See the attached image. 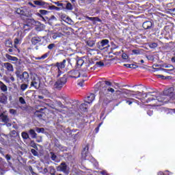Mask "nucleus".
Returning a JSON list of instances; mask_svg holds the SVG:
<instances>
[{"mask_svg":"<svg viewBox=\"0 0 175 175\" xmlns=\"http://www.w3.org/2000/svg\"><path fill=\"white\" fill-rule=\"evenodd\" d=\"M110 47V45H105V44H103V45H98V49H99L100 51H104L105 50L107 51V49Z\"/></svg>","mask_w":175,"mask_h":175,"instance_id":"27","label":"nucleus"},{"mask_svg":"<svg viewBox=\"0 0 175 175\" xmlns=\"http://www.w3.org/2000/svg\"><path fill=\"white\" fill-rule=\"evenodd\" d=\"M31 154H32L33 157H38V152L35 149H31Z\"/></svg>","mask_w":175,"mask_h":175,"instance_id":"41","label":"nucleus"},{"mask_svg":"<svg viewBox=\"0 0 175 175\" xmlns=\"http://www.w3.org/2000/svg\"><path fill=\"white\" fill-rule=\"evenodd\" d=\"M49 55V52L44 53V55H42L41 57H36V60H44L46 59L48 56Z\"/></svg>","mask_w":175,"mask_h":175,"instance_id":"24","label":"nucleus"},{"mask_svg":"<svg viewBox=\"0 0 175 175\" xmlns=\"http://www.w3.org/2000/svg\"><path fill=\"white\" fill-rule=\"evenodd\" d=\"M174 92H173V89L170 88L167 89L163 91V94H159V95H163L164 96H173Z\"/></svg>","mask_w":175,"mask_h":175,"instance_id":"13","label":"nucleus"},{"mask_svg":"<svg viewBox=\"0 0 175 175\" xmlns=\"http://www.w3.org/2000/svg\"><path fill=\"white\" fill-rule=\"evenodd\" d=\"M31 43L32 44H38V43H40V44H46L49 43V42L47 41V38L46 37H34L31 38Z\"/></svg>","mask_w":175,"mask_h":175,"instance_id":"6","label":"nucleus"},{"mask_svg":"<svg viewBox=\"0 0 175 175\" xmlns=\"http://www.w3.org/2000/svg\"><path fill=\"white\" fill-rule=\"evenodd\" d=\"M87 99L88 100L86 101V103L88 104H91L95 99V94H89V96L87 97Z\"/></svg>","mask_w":175,"mask_h":175,"instance_id":"21","label":"nucleus"},{"mask_svg":"<svg viewBox=\"0 0 175 175\" xmlns=\"http://www.w3.org/2000/svg\"><path fill=\"white\" fill-rule=\"evenodd\" d=\"M165 96L164 95H157L156 92H148L145 96V101L146 103H152L153 107L159 106V103H163L165 102Z\"/></svg>","mask_w":175,"mask_h":175,"instance_id":"3","label":"nucleus"},{"mask_svg":"<svg viewBox=\"0 0 175 175\" xmlns=\"http://www.w3.org/2000/svg\"><path fill=\"white\" fill-rule=\"evenodd\" d=\"M133 55H140L142 53V49H134L132 51Z\"/></svg>","mask_w":175,"mask_h":175,"instance_id":"37","label":"nucleus"},{"mask_svg":"<svg viewBox=\"0 0 175 175\" xmlns=\"http://www.w3.org/2000/svg\"><path fill=\"white\" fill-rule=\"evenodd\" d=\"M148 115L151 116L152 115V110H148Z\"/></svg>","mask_w":175,"mask_h":175,"instance_id":"63","label":"nucleus"},{"mask_svg":"<svg viewBox=\"0 0 175 175\" xmlns=\"http://www.w3.org/2000/svg\"><path fill=\"white\" fill-rule=\"evenodd\" d=\"M53 21H57V18L54 15H52L51 16V18L49 19L48 23L51 25L53 24Z\"/></svg>","mask_w":175,"mask_h":175,"instance_id":"33","label":"nucleus"},{"mask_svg":"<svg viewBox=\"0 0 175 175\" xmlns=\"http://www.w3.org/2000/svg\"><path fill=\"white\" fill-rule=\"evenodd\" d=\"M55 5H57V6H64V4H63V3H61L55 2Z\"/></svg>","mask_w":175,"mask_h":175,"instance_id":"64","label":"nucleus"},{"mask_svg":"<svg viewBox=\"0 0 175 175\" xmlns=\"http://www.w3.org/2000/svg\"><path fill=\"white\" fill-rule=\"evenodd\" d=\"M29 170H30L31 175H38L36 172H33L31 166L29 167Z\"/></svg>","mask_w":175,"mask_h":175,"instance_id":"51","label":"nucleus"},{"mask_svg":"<svg viewBox=\"0 0 175 175\" xmlns=\"http://www.w3.org/2000/svg\"><path fill=\"white\" fill-rule=\"evenodd\" d=\"M21 137H23V139H27L29 138V134L26 132L21 133Z\"/></svg>","mask_w":175,"mask_h":175,"instance_id":"36","label":"nucleus"},{"mask_svg":"<svg viewBox=\"0 0 175 175\" xmlns=\"http://www.w3.org/2000/svg\"><path fill=\"white\" fill-rule=\"evenodd\" d=\"M36 132H37V133H44V128L36 127Z\"/></svg>","mask_w":175,"mask_h":175,"instance_id":"38","label":"nucleus"},{"mask_svg":"<svg viewBox=\"0 0 175 175\" xmlns=\"http://www.w3.org/2000/svg\"><path fill=\"white\" fill-rule=\"evenodd\" d=\"M49 174H51V175H55V169H54L53 167H51Z\"/></svg>","mask_w":175,"mask_h":175,"instance_id":"44","label":"nucleus"},{"mask_svg":"<svg viewBox=\"0 0 175 175\" xmlns=\"http://www.w3.org/2000/svg\"><path fill=\"white\" fill-rule=\"evenodd\" d=\"M100 44H109V40H102L100 41Z\"/></svg>","mask_w":175,"mask_h":175,"instance_id":"48","label":"nucleus"},{"mask_svg":"<svg viewBox=\"0 0 175 175\" xmlns=\"http://www.w3.org/2000/svg\"><path fill=\"white\" fill-rule=\"evenodd\" d=\"M7 96H5L4 94H1L0 96V103H2L3 105H6L7 104Z\"/></svg>","mask_w":175,"mask_h":175,"instance_id":"20","label":"nucleus"},{"mask_svg":"<svg viewBox=\"0 0 175 175\" xmlns=\"http://www.w3.org/2000/svg\"><path fill=\"white\" fill-rule=\"evenodd\" d=\"M142 27L144 29H150L152 27V23L151 21H146L143 23Z\"/></svg>","mask_w":175,"mask_h":175,"instance_id":"19","label":"nucleus"},{"mask_svg":"<svg viewBox=\"0 0 175 175\" xmlns=\"http://www.w3.org/2000/svg\"><path fill=\"white\" fill-rule=\"evenodd\" d=\"M173 70H174L162 68V71H163L165 73H168V74H170V72H172Z\"/></svg>","mask_w":175,"mask_h":175,"instance_id":"50","label":"nucleus"},{"mask_svg":"<svg viewBox=\"0 0 175 175\" xmlns=\"http://www.w3.org/2000/svg\"><path fill=\"white\" fill-rule=\"evenodd\" d=\"M21 40H23V38L21 36H18L14 39V44H21Z\"/></svg>","mask_w":175,"mask_h":175,"instance_id":"30","label":"nucleus"},{"mask_svg":"<svg viewBox=\"0 0 175 175\" xmlns=\"http://www.w3.org/2000/svg\"><path fill=\"white\" fill-rule=\"evenodd\" d=\"M104 84L106 85L103 86ZM111 85V82L109 81H99L96 83V86L99 87L98 89L100 90V98L110 97L111 96V94L115 93V90L110 88Z\"/></svg>","mask_w":175,"mask_h":175,"instance_id":"2","label":"nucleus"},{"mask_svg":"<svg viewBox=\"0 0 175 175\" xmlns=\"http://www.w3.org/2000/svg\"><path fill=\"white\" fill-rule=\"evenodd\" d=\"M29 134L30 135L31 138H32V139H36V137H37V133H36V132L35 131V130H33V129H30V131H29Z\"/></svg>","mask_w":175,"mask_h":175,"instance_id":"22","label":"nucleus"},{"mask_svg":"<svg viewBox=\"0 0 175 175\" xmlns=\"http://www.w3.org/2000/svg\"><path fill=\"white\" fill-rule=\"evenodd\" d=\"M61 35H62V33H55L52 36L53 39H57V38H60Z\"/></svg>","mask_w":175,"mask_h":175,"instance_id":"42","label":"nucleus"},{"mask_svg":"<svg viewBox=\"0 0 175 175\" xmlns=\"http://www.w3.org/2000/svg\"><path fill=\"white\" fill-rule=\"evenodd\" d=\"M31 88H35L36 90H38L40 88V85L38 83V79H37L35 77H31Z\"/></svg>","mask_w":175,"mask_h":175,"instance_id":"9","label":"nucleus"},{"mask_svg":"<svg viewBox=\"0 0 175 175\" xmlns=\"http://www.w3.org/2000/svg\"><path fill=\"white\" fill-rule=\"evenodd\" d=\"M29 88V83H23L20 85V90L25 92Z\"/></svg>","mask_w":175,"mask_h":175,"instance_id":"26","label":"nucleus"},{"mask_svg":"<svg viewBox=\"0 0 175 175\" xmlns=\"http://www.w3.org/2000/svg\"><path fill=\"white\" fill-rule=\"evenodd\" d=\"M10 158H11V157H10V155H9V154H6L5 155V159L7 160V161H10Z\"/></svg>","mask_w":175,"mask_h":175,"instance_id":"61","label":"nucleus"},{"mask_svg":"<svg viewBox=\"0 0 175 175\" xmlns=\"http://www.w3.org/2000/svg\"><path fill=\"white\" fill-rule=\"evenodd\" d=\"M1 121L7 124L9 122L8 116L5 115H2V116H1Z\"/></svg>","mask_w":175,"mask_h":175,"instance_id":"29","label":"nucleus"},{"mask_svg":"<svg viewBox=\"0 0 175 175\" xmlns=\"http://www.w3.org/2000/svg\"><path fill=\"white\" fill-rule=\"evenodd\" d=\"M2 66L3 68H4V69L7 70V72H14V68L13 67V65L10 63H3Z\"/></svg>","mask_w":175,"mask_h":175,"instance_id":"10","label":"nucleus"},{"mask_svg":"<svg viewBox=\"0 0 175 175\" xmlns=\"http://www.w3.org/2000/svg\"><path fill=\"white\" fill-rule=\"evenodd\" d=\"M16 13L21 14V16H25V17H29V14L27 12V10L23 8H18L16 10Z\"/></svg>","mask_w":175,"mask_h":175,"instance_id":"11","label":"nucleus"},{"mask_svg":"<svg viewBox=\"0 0 175 175\" xmlns=\"http://www.w3.org/2000/svg\"><path fill=\"white\" fill-rule=\"evenodd\" d=\"M157 77L159 78V79H167V78H168V77H165V76H163V75H157Z\"/></svg>","mask_w":175,"mask_h":175,"instance_id":"53","label":"nucleus"},{"mask_svg":"<svg viewBox=\"0 0 175 175\" xmlns=\"http://www.w3.org/2000/svg\"><path fill=\"white\" fill-rule=\"evenodd\" d=\"M79 109L81 110H82V111H87L88 109H87V104H84V103H82L81 104V105L79 106Z\"/></svg>","mask_w":175,"mask_h":175,"instance_id":"32","label":"nucleus"},{"mask_svg":"<svg viewBox=\"0 0 175 175\" xmlns=\"http://www.w3.org/2000/svg\"><path fill=\"white\" fill-rule=\"evenodd\" d=\"M34 5H37V6H43V8H46V6H48L47 3L42 1V0H35L33 1Z\"/></svg>","mask_w":175,"mask_h":175,"instance_id":"15","label":"nucleus"},{"mask_svg":"<svg viewBox=\"0 0 175 175\" xmlns=\"http://www.w3.org/2000/svg\"><path fill=\"white\" fill-rule=\"evenodd\" d=\"M60 18L63 20V21H72V19H70L66 14H62L60 15Z\"/></svg>","mask_w":175,"mask_h":175,"instance_id":"25","label":"nucleus"},{"mask_svg":"<svg viewBox=\"0 0 175 175\" xmlns=\"http://www.w3.org/2000/svg\"><path fill=\"white\" fill-rule=\"evenodd\" d=\"M111 102V100H105V99H104V103H105L106 105H108Z\"/></svg>","mask_w":175,"mask_h":175,"instance_id":"60","label":"nucleus"},{"mask_svg":"<svg viewBox=\"0 0 175 175\" xmlns=\"http://www.w3.org/2000/svg\"><path fill=\"white\" fill-rule=\"evenodd\" d=\"M46 109H47L46 107H43L38 110H36L35 117L40 118V120H42L46 116Z\"/></svg>","mask_w":175,"mask_h":175,"instance_id":"7","label":"nucleus"},{"mask_svg":"<svg viewBox=\"0 0 175 175\" xmlns=\"http://www.w3.org/2000/svg\"><path fill=\"white\" fill-rule=\"evenodd\" d=\"M66 62L67 63L70 64V59H64L61 62H57L53 64L54 67H53L52 70H55V72H52L53 76H54V77L58 79L62 75H63L64 72L62 70L65 68Z\"/></svg>","mask_w":175,"mask_h":175,"instance_id":"4","label":"nucleus"},{"mask_svg":"<svg viewBox=\"0 0 175 175\" xmlns=\"http://www.w3.org/2000/svg\"><path fill=\"white\" fill-rule=\"evenodd\" d=\"M84 64H85V62H84L83 59L78 58V59L76 61V68L79 69V68L83 66Z\"/></svg>","mask_w":175,"mask_h":175,"instance_id":"17","label":"nucleus"},{"mask_svg":"<svg viewBox=\"0 0 175 175\" xmlns=\"http://www.w3.org/2000/svg\"><path fill=\"white\" fill-rule=\"evenodd\" d=\"M0 90L3 93H7V91H8V88H7V85L3 83L1 81H0Z\"/></svg>","mask_w":175,"mask_h":175,"instance_id":"18","label":"nucleus"},{"mask_svg":"<svg viewBox=\"0 0 175 175\" xmlns=\"http://www.w3.org/2000/svg\"><path fill=\"white\" fill-rule=\"evenodd\" d=\"M57 106H59L62 109H66V108L65 107V105H64L63 103H62V102H60V101L57 102Z\"/></svg>","mask_w":175,"mask_h":175,"instance_id":"47","label":"nucleus"},{"mask_svg":"<svg viewBox=\"0 0 175 175\" xmlns=\"http://www.w3.org/2000/svg\"><path fill=\"white\" fill-rule=\"evenodd\" d=\"M123 66L131 69H137L138 68V66L135 64H123Z\"/></svg>","mask_w":175,"mask_h":175,"instance_id":"28","label":"nucleus"},{"mask_svg":"<svg viewBox=\"0 0 175 175\" xmlns=\"http://www.w3.org/2000/svg\"><path fill=\"white\" fill-rule=\"evenodd\" d=\"M134 99L133 98H129V100H126V103L128 104V105H131L133 103Z\"/></svg>","mask_w":175,"mask_h":175,"instance_id":"46","label":"nucleus"},{"mask_svg":"<svg viewBox=\"0 0 175 175\" xmlns=\"http://www.w3.org/2000/svg\"><path fill=\"white\" fill-rule=\"evenodd\" d=\"M95 66H96L97 67L100 68V67L104 66V63L103 62H101V61L96 62V63H95Z\"/></svg>","mask_w":175,"mask_h":175,"instance_id":"43","label":"nucleus"},{"mask_svg":"<svg viewBox=\"0 0 175 175\" xmlns=\"http://www.w3.org/2000/svg\"><path fill=\"white\" fill-rule=\"evenodd\" d=\"M165 68H170V70H174V66L170 64L165 66Z\"/></svg>","mask_w":175,"mask_h":175,"instance_id":"55","label":"nucleus"},{"mask_svg":"<svg viewBox=\"0 0 175 175\" xmlns=\"http://www.w3.org/2000/svg\"><path fill=\"white\" fill-rule=\"evenodd\" d=\"M54 47H55V45L53 44H51V45H48L47 48L49 50H52Z\"/></svg>","mask_w":175,"mask_h":175,"instance_id":"56","label":"nucleus"},{"mask_svg":"<svg viewBox=\"0 0 175 175\" xmlns=\"http://www.w3.org/2000/svg\"><path fill=\"white\" fill-rule=\"evenodd\" d=\"M57 170L64 172L65 174H68V165L65 162L60 163V165L57 166Z\"/></svg>","mask_w":175,"mask_h":175,"instance_id":"8","label":"nucleus"},{"mask_svg":"<svg viewBox=\"0 0 175 175\" xmlns=\"http://www.w3.org/2000/svg\"><path fill=\"white\" fill-rule=\"evenodd\" d=\"M30 146L32 147L33 148L37 149L36 143H35V141L33 140H31Z\"/></svg>","mask_w":175,"mask_h":175,"instance_id":"40","label":"nucleus"},{"mask_svg":"<svg viewBox=\"0 0 175 175\" xmlns=\"http://www.w3.org/2000/svg\"><path fill=\"white\" fill-rule=\"evenodd\" d=\"M48 5H45V9H49V10H55V5H50L49 3H47Z\"/></svg>","mask_w":175,"mask_h":175,"instance_id":"39","label":"nucleus"},{"mask_svg":"<svg viewBox=\"0 0 175 175\" xmlns=\"http://www.w3.org/2000/svg\"><path fill=\"white\" fill-rule=\"evenodd\" d=\"M19 103L21 105H25L26 104L25 99H24L23 97H19Z\"/></svg>","mask_w":175,"mask_h":175,"instance_id":"45","label":"nucleus"},{"mask_svg":"<svg viewBox=\"0 0 175 175\" xmlns=\"http://www.w3.org/2000/svg\"><path fill=\"white\" fill-rule=\"evenodd\" d=\"M148 48L150 49H155L156 47H157V45H148Z\"/></svg>","mask_w":175,"mask_h":175,"instance_id":"58","label":"nucleus"},{"mask_svg":"<svg viewBox=\"0 0 175 175\" xmlns=\"http://www.w3.org/2000/svg\"><path fill=\"white\" fill-rule=\"evenodd\" d=\"M92 65L93 63H92L90 60L85 62V63H84V66H85V70L88 72H92V70H94V68L93 67H90Z\"/></svg>","mask_w":175,"mask_h":175,"instance_id":"12","label":"nucleus"},{"mask_svg":"<svg viewBox=\"0 0 175 175\" xmlns=\"http://www.w3.org/2000/svg\"><path fill=\"white\" fill-rule=\"evenodd\" d=\"M122 59L126 60L128 59V55L126 53H122Z\"/></svg>","mask_w":175,"mask_h":175,"instance_id":"52","label":"nucleus"},{"mask_svg":"<svg viewBox=\"0 0 175 175\" xmlns=\"http://www.w3.org/2000/svg\"><path fill=\"white\" fill-rule=\"evenodd\" d=\"M5 58H7V59H8L9 62H17L18 59L16 57L14 56H12L10 55H9L8 53H5Z\"/></svg>","mask_w":175,"mask_h":175,"instance_id":"14","label":"nucleus"},{"mask_svg":"<svg viewBox=\"0 0 175 175\" xmlns=\"http://www.w3.org/2000/svg\"><path fill=\"white\" fill-rule=\"evenodd\" d=\"M35 29H36V31H38L39 32V31H42V27H36L35 28Z\"/></svg>","mask_w":175,"mask_h":175,"instance_id":"62","label":"nucleus"},{"mask_svg":"<svg viewBox=\"0 0 175 175\" xmlns=\"http://www.w3.org/2000/svg\"><path fill=\"white\" fill-rule=\"evenodd\" d=\"M15 75H16V78H19L21 81L29 84V73L27 72L24 71L22 75H20V72L16 71L15 72Z\"/></svg>","mask_w":175,"mask_h":175,"instance_id":"5","label":"nucleus"},{"mask_svg":"<svg viewBox=\"0 0 175 175\" xmlns=\"http://www.w3.org/2000/svg\"><path fill=\"white\" fill-rule=\"evenodd\" d=\"M49 13V11L47 10H40L39 11V14H38V16L40 17H43L42 16H46V14H47Z\"/></svg>","mask_w":175,"mask_h":175,"instance_id":"31","label":"nucleus"},{"mask_svg":"<svg viewBox=\"0 0 175 175\" xmlns=\"http://www.w3.org/2000/svg\"><path fill=\"white\" fill-rule=\"evenodd\" d=\"M66 9L67 10H73V5H72V3L68 2L66 5Z\"/></svg>","mask_w":175,"mask_h":175,"instance_id":"35","label":"nucleus"},{"mask_svg":"<svg viewBox=\"0 0 175 175\" xmlns=\"http://www.w3.org/2000/svg\"><path fill=\"white\" fill-rule=\"evenodd\" d=\"M88 146H85V147L83 148V150L82 151V159L85 160V157H87V151H88Z\"/></svg>","mask_w":175,"mask_h":175,"instance_id":"23","label":"nucleus"},{"mask_svg":"<svg viewBox=\"0 0 175 175\" xmlns=\"http://www.w3.org/2000/svg\"><path fill=\"white\" fill-rule=\"evenodd\" d=\"M81 77V74L79 73V71L77 70H72L71 71H69L66 75H62V77L60 79H58L57 82L54 83V88L57 90H60L63 88V86L66 84V82H68V78L70 79H79Z\"/></svg>","mask_w":175,"mask_h":175,"instance_id":"1","label":"nucleus"},{"mask_svg":"<svg viewBox=\"0 0 175 175\" xmlns=\"http://www.w3.org/2000/svg\"><path fill=\"white\" fill-rule=\"evenodd\" d=\"M83 83H84V81L78 82V85H79V87H83Z\"/></svg>","mask_w":175,"mask_h":175,"instance_id":"59","label":"nucleus"},{"mask_svg":"<svg viewBox=\"0 0 175 175\" xmlns=\"http://www.w3.org/2000/svg\"><path fill=\"white\" fill-rule=\"evenodd\" d=\"M9 113L12 115H16V110L10 109H9Z\"/></svg>","mask_w":175,"mask_h":175,"instance_id":"49","label":"nucleus"},{"mask_svg":"<svg viewBox=\"0 0 175 175\" xmlns=\"http://www.w3.org/2000/svg\"><path fill=\"white\" fill-rule=\"evenodd\" d=\"M50 154H51V159H52V161L54 162H57V155L53 152H51Z\"/></svg>","mask_w":175,"mask_h":175,"instance_id":"34","label":"nucleus"},{"mask_svg":"<svg viewBox=\"0 0 175 175\" xmlns=\"http://www.w3.org/2000/svg\"><path fill=\"white\" fill-rule=\"evenodd\" d=\"M128 94H131L133 97H135L138 98L137 96H142V92H134L133 90H127Z\"/></svg>","mask_w":175,"mask_h":175,"instance_id":"16","label":"nucleus"},{"mask_svg":"<svg viewBox=\"0 0 175 175\" xmlns=\"http://www.w3.org/2000/svg\"><path fill=\"white\" fill-rule=\"evenodd\" d=\"M16 46L17 45H14V51H17L18 53H20V49H18V47Z\"/></svg>","mask_w":175,"mask_h":175,"instance_id":"54","label":"nucleus"},{"mask_svg":"<svg viewBox=\"0 0 175 175\" xmlns=\"http://www.w3.org/2000/svg\"><path fill=\"white\" fill-rule=\"evenodd\" d=\"M172 174V172H170V174H168V175ZM157 175H165V172H159Z\"/></svg>","mask_w":175,"mask_h":175,"instance_id":"57","label":"nucleus"}]
</instances>
